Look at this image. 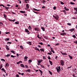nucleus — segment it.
I'll return each instance as SVG.
<instances>
[{
  "label": "nucleus",
  "instance_id": "f257e3e1",
  "mask_svg": "<svg viewBox=\"0 0 77 77\" xmlns=\"http://www.w3.org/2000/svg\"><path fill=\"white\" fill-rule=\"evenodd\" d=\"M56 69L58 73L60 72V71L61 70V69H60V66H57V67H56Z\"/></svg>",
  "mask_w": 77,
  "mask_h": 77
},
{
  "label": "nucleus",
  "instance_id": "f03ea898",
  "mask_svg": "<svg viewBox=\"0 0 77 77\" xmlns=\"http://www.w3.org/2000/svg\"><path fill=\"white\" fill-rule=\"evenodd\" d=\"M60 63L62 66H63L64 65V63H65V62L62 60H60Z\"/></svg>",
  "mask_w": 77,
  "mask_h": 77
},
{
  "label": "nucleus",
  "instance_id": "7ed1b4c3",
  "mask_svg": "<svg viewBox=\"0 0 77 77\" xmlns=\"http://www.w3.org/2000/svg\"><path fill=\"white\" fill-rule=\"evenodd\" d=\"M53 17L55 18V19H56V20H58V19L59 18V16L57 15H56V16L53 15Z\"/></svg>",
  "mask_w": 77,
  "mask_h": 77
},
{
  "label": "nucleus",
  "instance_id": "20e7f679",
  "mask_svg": "<svg viewBox=\"0 0 77 77\" xmlns=\"http://www.w3.org/2000/svg\"><path fill=\"white\" fill-rule=\"evenodd\" d=\"M26 8H25V9L26 10V9H28L29 8V4H27L26 5Z\"/></svg>",
  "mask_w": 77,
  "mask_h": 77
},
{
  "label": "nucleus",
  "instance_id": "39448f33",
  "mask_svg": "<svg viewBox=\"0 0 77 77\" xmlns=\"http://www.w3.org/2000/svg\"><path fill=\"white\" fill-rule=\"evenodd\" d=\"M34 30L35 31H40V29L38 27H35L34 29Z\"/></svg>",
  "mask_w": 77,
  "mask_h": 77
},
{
  "label": "nucleus",
  "instance_id": "423d86ee",
  "mask_svg": "<svg viewBox=\"0 0 77 77\" xmlns=\"http://www.w3.org/2000/svg\"><path fill=\"white\" fill-rule=\"evenodd\" d=\"M9 66V64L8 63H7L5 64V68H8Z\"/></svg>",
  "mask_w": 77,
  "mask_h": 77
},
{
  "label": "nucleus",
  "instance_id": "0eeeda50",
  "mask_svg": "<svg viewBox=\"0 0 77 77\" xmlns=\"http://www.w3.org/2000/svg\"><path fill=\"white\" fill-rule=\"evenodd\" d=\"M60 52L61 53V54H62V55H63V56H65V55H67V54L65 53H63L62 52H61V51H60Z\"/></svg>",
  "mask_w": 77,
  "mask_h": 77
},
{
  "label": "nucleus",
  "instance_id": "6e6552de",
  "mask_svg": "<svg viewBox=\"0 0 77 77\" xmlns=\"http://www.w3.org/2000/svg\"><path fill=\"white\" fill-rule=\"evenodd\" d=\"M50 48H51V52H52L53 53H55V52H54V49H53L51 47H50Z\"/></svg>",
  "mask_w": 77,
  "mask_h": 77
},
{
  "label": "nucleus",
  "instance_id": "1a4fd4ad",
  "mask_svg": "<svg viewBox=\"0 0 77 77\" xmlns=\"http://www.w3.org/2000/svg\"><path fill=\"white\" fill-rule=\"evenodd\" d=\"M75 30V29L73 28L72 29H71L69 30V31H70V32H74V31Z\"/></svg>",
  "mask_w": 77,
  "mask_h": 77
},
{
  "label": "nucleus",
  "instance_id": "9d476101",
  "mask_svg": "<svg viewBox=\"0 0 77 77\" xmlns=\"http://www.w3.org/2000/svg\"><path fill=\"white\" fill-rule=\"evenodd\" d=\"M42 61H43V60L39 59L38 60V63H41L42 62Z\"/></svg>",
  "mask_w": 77,
  "mask_h": 77
},
{
  "label": "nucleus",
  "instance_id": "9b49d317",
  "mask_svg": "<svg viewBox=\"0 0 77 77\" xmlns=\"http://www.w3.org/2000/svg\"><path fill=\"white\" fill-rule=\"evenodd\" d=\"M35 50H37V51H38L39 52H40V50L37 47H36L35 48Z\"/></svg>",
  "mask_w": 77,
  "mask_h": 77
},
{
  "label": "nucleus",
  "instance_id": "f8f14e48",
  "mask_svg": "<svg viewBox=\"0 0 77 77\" xmlns=\"http://www.w3.org/2000/svg\"><path fill=\"white\" fill-rule=\"evenodd\" d=\"M20 63H22V61H19L18 62H17L16 63L17 64V65H20Z\"/></svg>",
  "mask_w": 77,
  "mask_h": 77
},
{
  "label": "nucleus",
  "instance_id": "ddd939ff",
  "mask_svg": "<svg viewBox=\"0 0 77 77\" xmlns=\"http://www.w3.org/2000/svg\"><path fill=\"white\" fill-rule=\"evenodd\" d=\"M31 71L30 69H28L27 70H25V72H30Z\"/></svg>",
  "mask_w": 77,
  "mask_h": 77
},
{
  "label": "nucleus",
  "instance_id": "4468645a",
  "mask_svg": "<svg viewBox=\"0 0 77 77\" xmlns=\"http://www.w3.org/2000/svg\"><path fill=\"white\" fill-rule=\"evenodd\" d=\"M66 33L65 32H63L62 33H60V35H62V36H63V35H66Z\"/></svg>",
  "mask_w": 77,
  "mask_h": 77
},
{
  "label": "nucleus",
  "instance_id": "2eb2a0df",
  "mask_svg": "<svg viewBox=\"0 0 77 77\" xmlns=\"http://www.w3.org/2000/svg\"><path fill=\"white\" fill-rule=\"evenodd\" d=\"M1 71H4V72L5 73H6V71L5 69H4V68H2L1 69Z\"/></svg>",
  "mask_w": 77,
  "mask_h": 77
},
{
  "label": "nucleus",
  "instance_id": "dca6fc26",
  "mask_svg": "<svg viewBox=\"0 0 77 77\" xmlns=\"http://www.w3.org/2000/svg\"><path fill=\"white\" fill-rule=\"evenodd\" d=\"M39 71L40 72V74H41V75H42V73L43 72H42V70H41L40 69H39Z\"/></svg>",
  "mask_w": 77,
  "mask_h": 77
},
{
  "label": "nucleus",
  "instance_id": "f3484780",
  "mask_svg": "<svg viewBox=\"0 0 77 77\" xmlns=\"http://www.w3.org/2000/svg\"><path fill=\"white\" fill-rule=\"evenodd\" d=\"M64 8L65 10H66V11H69V9L67 8L66 7H65Z\"/></svg>",
  "mask_w": 77,
  "mask_h": 77
},
{
  "label": "nucleus",
  "instance_id": "a211bd4d",
  "mask_svg": "<svg viewBox=\"0 0 77 77\" xmlns=\"http://www.w3.org/2000/svg\"><path fill=\"white\" fill-rule=\"evenodd\" d=\"M32 42H27V44H29V45H32Z\"/></svg>",
  "mask_w": 77,
  "mask_h": 77
},
{
  "label": "nucleus",
  "instance_id": "6ab92c4d",
  "mask_svg": "<svg viewBox=\"0 0 77 77\" xmlns=\"http://www.w3.org/2000/svg\"><path fill=\"white\" fill-rule=\"evenodd\" d=\"M49 51L50 53L48 52L47 53L48 54H49V55H51V54H52V52H51V51H50V50H49Z\"/></svg>",
  "mask_w": 77,
  "mask_h": 77
},
{
  "label": "nucleus",
  "instance_id": "aec40b11",
  "mask_svg": "<svg viewBox=\"0 0 77 77\" xmlns=\"http://www.w3.org/2000/svg\"><path fill=\"white\" fill-rule=\"evenodd\" d=\"M20 66L21 67H22V68H24L25 67L24 65L23 64H20Z\"/></svg>",
  "mask_w": 77,
  "mask_h": 77
},
{
  "label": "nucleus",
  "instance_id": "412c9836",
  "mask_svg": "<svg viewBox=\"0 0 77 77\" xmlns=\"http://www.w3.org/2000/svg\"><path fill=\"white\" fill-rule=\"evenodd\" d=\"M49 62L51 65H53V62L52 61H50V60H49Z\"/></svg>",
  "mask_w": 77,
  "mask_h": 77
},
{
  "label": "nucleus",
  "instance_id": "4be33fe9",
  "mask_svg": "<svg viewBox=\"0 0 77 77\" xmlns=\"http://www.w3.org/2000/svg\"><path fill=\"white\" fill-rule=\"evenodd\" d=\"M6 49L7 50H9V48H8L9 47L8 46V45H6L5 46Z\"/></svg>",
  "mask_w": 77,
  "mask_h": 77
},
{
  "label": "nucleus",
  "instance_id": "5701e85b",
  "mask_svg": "<svg viewBox=\"0 0 77 77\" xmlns=\"http://www.w3.org/2000/svg\"><path fill=\"white\" fill-rule=\"evenodd\" d=\"M9 20L10 21H11V22H14L15 20H11L10 19H9Z\"/></svg>",
  "mask_w": 77,
  "mask_h": 77
},
{
  "label": "nucleus",
  "instance_id": "b1692460",
  "mask_svg": "<svg viewBox=\"0 0 77 77\" xmlns=\"http://www.w3.org/2000/svg\"><path fill=\"white\" fill-rule=\"evenodd\" d=\"M27 58H28V57L27 56H26L25 57L24 59L25 60H27Z\"/></svg>",
  "mask_w": 77,
  "mask_h": 77
},
{
  "label": "nucleus",
  "instance_id": "393cba45",
  "mask_svg": "<svg viewBox=\"0 0 77 77\" xmlns=\"http://www.w3.org/2000/svg\"><path fill=\"white\" fill-rule=\"evenodd\" d=\"M62 12H64V14H65V15H66V11L65 10H63Z\"/></svg>",
  "mask_w": 77,
  "mask_h": 77
},
{
  "label": "nucleus",
  "instance_id": "a878e982",
  "mask_svg": "<svg viewBox=\"0 0 77 77\" xmlns=\"http://www.w3.org/2000/svg\"><path fill=\"white\" fill-rule=\"evenodd\" d=\"M4 39L5 40V41H9V38H6V39L5 38Z\"/></svg>",
  "mask_w": 77,
  "mask_h": 77
},
{
  "label": "nucleus",
  "instance_id": "bb28decb",
  "mask_svg": "<svg viewBox=\"0 0 77 77\" xmlns=\"http://www.w3.org/2000/svg\"><path fill=\"white\" fill-rule=\"evenodd\" d=\"M40 50L41 52L43 51V52H44V49H40Z\"/></svg>",
  "mask_w": 77,
  "mask_h": 77
},
{
  "label": "nucleus",
  "instance_id": "cd10ccee",
  "mask_svg": "<svg viewBox=\"0 0 77 77\" xmlns=\"http://www.w3.org/2000/svg\"><path fill=\"white\" fill-rule=\"evenodd\" d=\"M20 13H26V11H20Z\"/></svg>",
  "mask_w": 77,
  "mask_h": 77
},
{
  "label": "nucleus",
  "instance_id": "c85d7f7f",
  "mask_svg": "<svg viewBox=\"0 0 77 77\" xmlns=\"http://www.w3.org/2000/svg\"><path fill=\"white\" fill-rule=\"evenodd\" d=\"M28 29L29 30H32V27L30 26H29Z\"/></svg>",
  "mask_w": 77,
  "mask_h": 77
},
{
  "label": "nucleus",
  "instance_id": "c756f323",
  "mask_svg": "<svg viewBox=\"0 0 77 77\" xmlns=\"http://www.w3.org/2000/svg\"><path fill=\"white\" fill-rule=\"evenodd\" d=\"M3 68V64H1V65H0V70Z\"/></svg>",
  "mask_w": 77,
  "mask_h": 77
},
{
  "label": "nucleus",
  "instance_id": "7c9ffc66",
  "mask_svg": "<svg viewBox=\"0 0 77 77\" xmlns=\"http://www.w3.org/2000/svg\"><path fill=\"white\" fill-rule=\"evenodd\" d=\"M25 32H26V33H29V30H28V29H25Z\"/></svg>",
  "mask_w": 77,
  "mask_h": 77
},
{
  "label": "nucleus",
  "instance_id": "2f4dec72",
  "mask_svg": "<svg viewBox=\"0 0 77 77\" xmlns=\"http://www.w3.org/2000/svg\"><path fill=\"white\" fill-rule=\"evenodd\" d=\"M11 56V54H8L7 55H6L5 56V57H9V56Z\"/></svg>",
  "mask_w": 77,
  "mask_h": 77
},
{
  "label": "nucleus",
  "instance_id": "473e14b6",
  "mask_svg": "<svg viewBox=\"0 0 77 77\" xmlns=\"http://www.w3.org/2000/svg\"><path fill=\"white\" fill-rule=\"evenodd\" d=\"M11 52L12 53H13L14 54H15V51H13V50H11Z\"/></svg>",
  "mask_w": 77,
  "mask_h": 77
},
{
  "label": "nucleus",
  "instance_id": "72a5a7b5",
  "mask_svg": "<svg viewBox=\"0 0 77 77\" xmlns=\"http://www.w3.org/2000/svg\"><path fill=\"white\" fill-rule=\"evenodd\" d=\"M48 72H49V74H51V75H53L52 74V72H51V71H50L49 70H48Z\"/></svg>",
  "mask_w": 77,
  "mask_h": 77
},
{
  "label": "nucleus",
  "instance_id": "f704fd0d",
  "mask_svg": "<svg viewBox=\"0 0 77 77\" xmlns=\"http://www.w3.org/2000/svg\"><path fill=\"white\" fill-rule=\"evenodd\" d=\"M41 29L43 31H45V28L44 27H41Z\"/></svg>",
  "mask_w": 77,
  "mask_h": 77
},
{
  "label": "nucleus",
  "instance_id": "c9c22d12",
  "mask_svg": "<svg viewBox=\"0 0 77 77\" xmlns=\"http://www.w3.org/2000/svg\"><path fill=\"white\" fill-rule=\"evenodd\" d=\"M40 65L41 67V68H45V67H44V66L42 65L41 64H40Z\"/></svg>",
  "mask_w": 77,
  "mask_h": 77
},
{
  "label": "nucleus",
  "instance_id": "e433bc0d",
  "mask_svg": "<svg viewBox=\"0 0 77 77\" xmlns=\"http://www.w3.org/2000/svg\"><path fill=\"white\" fill-rule=\"evenodd\" d=\"M37 37L38 39H41V37H39V35H37Z\"/></svg>",
  "mask_w": 77,
  "mask_h": 77
},
{
  "label": "nucleus",
  "instance_id": "4c0bfd02",
  "mask_svg": "<svg viewBox=\"0 0 77 77\" xmlns=\"http://www.w3.org/2000/svg\"><path fill=\"white\" fill-rule=\"evenodd\" d=\"M33 10H35V11H40V10H37L35 8L33 9Z\"/></svg>",
  "mask_w": 77,
  "mask_h": 77
},
{
  "label": "nucleus",
  "instance_id": "58836bf2",
  "mask_svg": "<svg viewBox=\"0 0 77 77\" xmlns=\"http://www.w3.org/2000/svg\"><path fill=\"white\" fill-rule=\"evenodd\" d=\"M5 9H6V10H8L9 9V8L7 7H5Z\"/></svg>",
  "mask_w": 77,
  "mask_h": 77
},
{
  "label": "nucleus",
  "instance_id": "ea45409f",
  "mask_svg": "<svg viewBox=\"0 0 77 77\" xmlns=\"http://www.w3.org/2000/svg\"><path fill=\"white\" fill-rule=\"evenodd\" d=\"M70 4L71 5H75V3L73 2H70Z\"/></svg>",
  "mask_w": 77,
  "mask_h": 77
},
{
  "label": "nucleus",
  "instance_id": "a19ab883",
  "mask_svg": "<svg viewBox=\"0 0 77 77\" xmlns=\"http://www.w3.org/2000/svg\"><path fill=\"white\" fill-rule=\"evenodd\" d=\"M60 4H61V5H64L65 4V3H63V2H62V1H60Z\"/></svg>",
  "mask_w": 77,
  "mask_h": 77
},
{
  "label": "nucleus",
  "instance_id": "79ce46f5",
  "mask_svg": "<svg viewBox=\"0 0 77 77\" xmlns=\"http://www.w3.org/2000/svg\"><path fill=\"white\" fill-rule=\"evenodd\" d=\"M72 37L74 38V39H75V38H77V37H76V36H75V35H72Z\"/></svg>",
  "mask_w": 77,
  "mask_h": 77
},
{
  "label": "nucleus",
  "instance_id": "37998d69",
  "mask_svg": "<svg viewBox=\"0 0 77 77\" xmlns=\"http://www.w3.org/2000/svg\"><path fill=\"white\" fill-rule=\"evenodd\" d=\"M38 44H40L41 45H44V44H43V43L42 42L38 43Z\"/></svg>",
  "mask_w": 77,
  "mask_h": 77
},
{
  "label": "nucleus",
  "instance_id": "c03bdc74",
  "mask_svg": "<svg viewBox=\"0 0 77 77\" xmlns=\"http://www.w3.org/2000/svg\"><path fill=\"white\" fill-rule=\"evenodd\" d=\"M69 57L70 59H72V57L71 56H70L69 55Z\"/></svg>",
  "mask_w": 77,
  "mask_h": 77
},
{
  "label": "nucleus",
  "instance_id": "a18cd8bd",
  "mask_svg": "<svg viewBox=\"0 0 77 77\" xmlns=\"http://www.w3.org/2000/svg\"><path fill=\"white\" fill-rule=\"evenodd\" d=\"M3 15H4V17L5 18H7V16H6V14H4Z\"/></svg>",
  "mask_w": 77,
  "mask_h": 77
},
{
  "label": "nucleus",
  "instance_id": "49530a36",
  "mask_svg": "<svg viewBox=\"0 0 77 77\" xmlns=\"http://www.w3.org/2000/svg\"><path fill=\"white\" fill-rule=\"evenodd\" d=\"M43 60H45V59H47V58H45V56H43Z\"/></svg>",
  "mask_w": 77,
  "mask_h": 77
},
{
  "label": "nucleus",
  "instance_id": "de8ad7c7",
  "mask_svg": "<svg viewBox=\"0 0 77 77\" xmlns=\"http://www.w3.org/2000/svg\"><path fill=\"white\" fill-rule=\"evenodd\" d=\"M32 62V61L31 60H29L28 61L29 63H31V62Z\"/></svg>",
  "mask_w": 77,
  "mask_h": 77
},
{
  "label": "nucleus",
  "instance_id": "09e8293b",
  "mask_svg": "<svg viewBox=\"0 0 77 77\" xmlns=\"http://www.w3.org/2000/svg\"><path fill=\"white\" fill-rule=\"evenodd\" d=\"M15 24H19V22H16L15 23Z\"/></svg>",
  "mask_w": 77,
  "mask_h": 77
},
{
  "label": "nucleus",
  "instance_id": "8fccbe9b",
  "mask_svg": "<svg viewBox=\"0 0 77 77\" xmlns=\"http://www.w3.org/2000/svg\"><path fill=\"white\" fill-rule=\"evenodd\" d=\"M48 59H49V60H51V57H50L49 56H48Z\"/></svg>",
  "mask_w": 77,
  "mask_h": 77
},
{
  "label": "nucleus",
  "instance_id": "3c124183",
  "mask_svg": "<svg viewBox=\"0 0 77 77\" xmlns=\"http://www.w3.org/2000/svg\"><path fill=\"white\" fill-rule=\"evenodd\" d=\"M25 66L26 68H29V66L27 65H25Z\"/></svg>",
  "mask_w": 77,
  "mask_h": 77
},
{
  "label": "nucleus",
  "instance_id": "603ef678",
  "mask_svg": "<svg viewBox=\"0 0 77 77\" xmlns=\"http://www.w3.org/2000/svg\"><path fill=\"white\" fill-rule=\"evenodd\" d=\"M74 10L76 11V12H77V8H74Z\"/></svg>",
  "mask_w": 77,
  "mask_h": 77
},
{
  "label": "nucleus",
  "instance_id": "864d4df0",
  "mask_svg": "<svg viewBox=\"0 0 77 77\" xmlns=\"http://www.w3.org/2000/svg\"><path fill=\"white\" fill-rule=\"evenodd\" d=\"M20 48H21V49H22V50H23V46L22 45H20Z\"/></svg>",
  "mask_w": 77,
  "mask_h": 77
},
{
  "label": "nucleus",
  "instance_id": "5fc2aeb1",
  "mask_svg": "<svg viewBox=\"0 0 77 77\" xmlns=\"http://www.w3.org/2000/svg\"><path fill=\"white\" fill-rule=\"evenodd\" d=\"M67 24L68 25H69V26H71V23H68Z\"/></svg>",
  "mask_w": 77,
  "mask_h": 77
},
{
  "label": "nucleus",
  "instance_id": "6e6d98bb",
  "mask_svg": "<svg viewBox=\"0 0 77 77\" xmlns=\"http://www.w3.org/2000/svg\"><path fill=\"white\" fill-rule=\"evenodd\" d=\"M3 23L2 22H0V26H3Z\"/></svg>",
  "mask_w": 77,
  "mask_h": 77
},
{
  "label": "nucleus",
  "instance_id": "4d7b16f0",
  "mask_svg": "<svg viewBox=\"0 0 77 77\" xmlns=\"http://www.w3.org/2000/svg\"><path fill=\"white\" fill-rule=\"evenodd\" d=\"M1 61H4V62H5V60L3 58L1 59Z\"/></svg>",
  "mask_w": 77,
  "mask_h": 77
},
{
  "label": "nucleus",
  "instance_id": "13d9d810",
  "mask_svg": "<svg viewBox=\"0 0 77 77\" xmlns=\"http://www.w3.org/2000/svg\"><path fill=\"white\" fill-rule=\"evenodd\" d=\"M44 38H45V39H48V37L46 36H44Z\"/></svg>",
  "mask_w": 77,
  "mask_h": 77
},
{
  "label": "nucleus",
  "instance_id": "bf43d9fd",
  "mask_svg": "<svg viewBox=\"0 0 77 77\" xmlns=\"http://www.w3.org/2000/svg\"><path fill=\"white\" fill-rule=\"evenodd\" d=\"M46 2V1L44 0H43V4H45V3Z\"/></svg>",
  "mask_w": 77,
  "mask_h": 77
},
{
  "label": "nucleus",
  "instance_id": "052dcab7",
  "mask_svg": "<svg viewBox=\"0 0 77 77\" xmlns=\"http://www.w3.org/2000/svg\"><path fill=\"white\" fill-rule=\"evenodd\" d=\"M53 9L54 10H56V7H54Z\"/></svg>",
  "mask_w": 77,
  "mask_h": 77
},
{
  "label": "nucleus",
  "instance_id": "680f3d73",
  "mask_svg": "<svg viewBox=\"0 0 77 77\" xmlns=\"http://www.w3.org/2000/svg\"><path fill=\"white\" fill-rule=\"evenodd\" d=\"M72 67V66H70L69 67H68L67 68V69H69V68H71Z\"/></svg>",
  "mask_w": 77,
  "mask_h": 77
},
{
  "label": "nucleus",
  "instance_id": "e2e57ef3",
  "mask_svg": "<svg viewBox=\"0 0 77 77\" xmlns=\"http://www.w3.org/2000/svg\"><path fill=\"white\" fill-rule=\"evenodd\" d=\"M5 33H6V34H10V32H5Z\"/></svg>",
  "mask_w": 77,
  "mask_h": 77
},
{
  "label": "nucleus",
  "instance_id": "0e129e2a",
  "mask_svg": "<svg viewBox=\"0 0 77 77\" xmlns=\"http://www.w3.org/2000/svg\"><path fill=\"white\" fill-rule=\"evenodd\" d=\"M2 6L3 7H5V5H3V4H0V6Z\"/></svg>",
  "mask_w": 77,
  "mask_h": 77
},
{
  "label": "nucleus",
  "instance_id": "69168bd1",
  "mask_svg": "<svg viewBox=\"0 0 77 77\" xmlns=\"http://www.w3.org/2000/svg\"><path fill=\"white\" fill-rule=\"evenodd\" d=\"M11 57H15V56L13 55H11Z\"/></svg>",
  "mask_w": 77,
  "mask_h": 77
},
{
  "label": "nucleus",
  "instance_id": "338daca9",
  "mask_svg": "<svg viewBox=\"0 0 77 77\" xmlns=\"http://www.w3.org/2000/svg\"><path fill=\"white\" fill-rule=\"evenodd\" d=\"M72 75L73 77H77V76H75V74H72Z\"/></svg>",
  "mask_w": 77,
  "mask_h": 77
},
{
  "label": "nucleus",
  "instance_id": "774afa93",
  "mask_svg": "<svg viewBox=\"0 0 77 77\" xmlns=\"http://www.w3.org/2000/svg\"><path fill=\"white\" fill-rule=\"evenodd\" d=\"M16 77H20L19 75L17 74L16 75Z\"/></svg>",
  "mask_w": 77,
  "mask_h": 77
}]
</instances>
